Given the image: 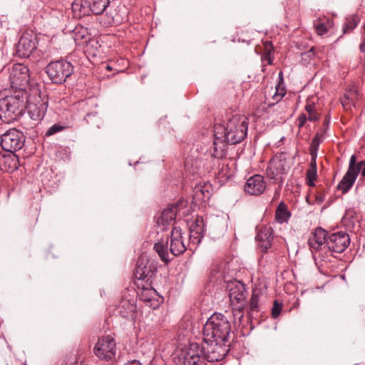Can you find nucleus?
Masks as SVG:
<instances>
[{
	"label": "nucleus",
	"instance_id": "nucleus-24",
	"mask_svg": "<svg viewBox=\"0 0 365 365\" xmlns=\"http://www.w3.org/2000/svg\"><path fill=\"white\" fill-rule=\"evenodd\" d=\"M168 239L165 241H163L162 240L160 241H158V242H155L153 247L154 250L158 254L160 259L165 264H168L169 262L172 260V258L170 257L168 251Z\"/></svg>",
	"mask_w": 365,
	"mask_h": 365
},
{
	"label": "nucleus",
	"instance_id": "nucleus-1",
	"mask_svg": "<svg viewBox=\"0 0 365 365\" xmlns=\"http://www.w3.org/2000/svg\"><path fill=\"white\" fill-rule=\"evenodd\" d=\"M227 354V348L216 344L200 345L193 342L182 351L181 359L183 365H205V361H221Z\"/></svg>",
	"mask_w": 365,
	"mask_h": 365
},
{
	"label": "nucleus",
	"instance_id": "nucleus-14",
	"mask_svg": "<svg viewBox=\"0 0 365 365\" xmlns=\"http://www.w3.org/2000/svg\"><path fill=\"white\" fill-rule=\"evenodd\" d=\"M186 247L182 240V230L174 227L170 236V252L173 256H178L185 252Z\"/></svg>",
	"mask_w": 365,
	"mask_h": 365
},
{
	"label": "nucleus",
	"instance_id": "nucleus-4",
	"mask_svg": "<svg viewBox=\"0 0 365 365\" xmlns=\"http://www.w3.org/2000/svg\"><path fill=\"white\" fill-rule=\"evenodd\" d=\"M248 128L247 118L243 115H235L227 123L225 128L219 125L215 131H220L224 140L230 145L242 142L247 136Z\"/></svg>",
	"mask_w": 365,
	"mask_h": 365
},
{
	"label": "nucleus",
	"instance_id": "nucleus-26",
	"mask_svg": "<svg viewBox=\"0 0 365 365\" xmlns=\"http://www.w3.org/2000/svg\"><path fill=\"white\" fill-rule=\"evenodd\" d=\"M0 168L4 172L11 173L17 168L15 155H3L0 158Z\"/></svg>",
	"mask_w": 365,
	"mask_h": 365
},
{
	"label": "nucleus",
	"instance_id": "nucleus-23",
	"mask_svg": "<svg viewBox=\"0 0 365 365\" xmlns=\"http://www.w3.org/2000/svg\"><path fill=\"white\" fill-rule=\"evenodd\" d=\"M71 6L74 15L78 17L88 15L91 11L89 1L87 0H75Z\"/></svg>",
	"mask_w": 365,
	"mask_h": 365
},
{
	"label": "nucleus",
	"instance_id": "nucleus-36",
	"mask_svg": "<svg viewBox=\"0 0 365 365\" xmlns=\"http://www.w3.org/2000/svg\"><path fill=\"white\" fill-rule=\"evenodd\" d=\"M68 126L64 125H61L60 123H56L51 126L45 133L46 137L51 136L57 133H59L61 131H63L65 130Z\"/></svg>",
	"mask_w": 365,
	"mask_h": 365
},
{
	"label": "nucleus",
	"instance_id": "nucleus-33",
	"mask_svg": "<svg viewBox=\"0 0 365 365\" xmlns=\"http://www.w3.org/2000/svg\"><path fill=\"white\" fill-rule=\"evenodd\" d=\"M260 292L258 290H253L250 300V312L249 315L251 317V312H258L259 310V298L260 296Z\"/></svg>",
	"mask_w": 365,
	"mask_h": 365
},
{
	"label": "nucleus",
	"instance_id": "nucleus-11",
	"mask_svg": "<svg viewBox=\"0 0 365 365\" xmlns=\"http://www.w3.org/2000/svg\"><path fill=\"white\" fill-rule=\"evenodd\" d=\"M157 271V267L145 257L141 256L136 262L134 275L136 279L144 280L151 279Z\"/></svg>",
	"mask_w": 365,
	"mask_h": 365
},
{
	"label": "nucleus",
	"instance_id": "nucleus-38",
	"mask_svg": "<svg viewBox=\"0 0 365 365\" xmlns=\"http://www.w3.org/2000/svg\"><path fill=\"white\" fill-rule=\"evenodd\" d=\"M279 83L277 86L276 87L277 91L275 92L274 95L273 96V98L277 101L279 102V100L285 95V91L282 89L280 92H279L278 87L280 86V84L283 83V73L282 71L279 73Z\"/></svg>",
	"mask_w": 365,
	"mask_h": 365
},
{
	"label": "nucleus",
	"instance_id": "nucleus-25",
	"mask_svg": "<svg viewBox=\"0 0 365 365\" xmlns=\"http://www.w3.org/2000/svg\"><path fill=\"white\" fill-rule=\"evenodd\" d=\"M209 188L210 185L207 184L197 185L193 189V197L203 202L208 200L211 196Z\"/></svg>",
	"mask_w": 365,
	"mask_h": 365
},
{
	"label": "nucleus",
	"instance_id": "nucleus-50",
	"mask_svg": "<svg viewBox=\"0 0 365 365\" xmlns=\"http://www.w3.org/2000/svg\"><path fill=\"white\" fill-rule=\"evenodd\" d=\"M143 300L146 301V302H150V298H144Z\"/></svg>",
	"mask_w": 365,
	"mask_h": 365
},
{
	"label": "nucleus",
	"instance_id": "nucleus-41",
	"mask_svg": "<svg viewBox=\"0 0 365 365\" xmlns=\"http://www.w3.org/2000/svg\"><path fill=\"white\" fill-rule=\"evenodd\" d=\"M315 29H316L317 34H319V35H324V34H326L327 32V27L323 23H320V24H318L317 25H316Z\"/></svg>",
	"mask_w": 365,
	"mask_h": 365
},
{
	"label": "nucleus",
	"instance_id": "nucleus-10",
	"mask_svg": "<svg viewBox=\"0 0 365 365\" xmlns=\"http://www.w3.org/2000/svg\"><path fill=\"white\" fill-rule=\"evenodd\" d=\"M349 235L344 232H337L328 236L327 247L329 250L336 252H343L349 245Z\"/></svg>",
	"mask_w": 365,
	"mask_h": 365
},
{
	"label": "nucleus",
	"instance_id": "nucleus-42",
	"mask_svg": "<svg viewBox=\"0 0 365 365\" xmlns=\"http://www.w3.org/2000/svg\"><path fill=\"white\" fill-rule=\"evenodd\" d=\"M350 97L346 93H345L344 96L341 98V103L345 109H348L350 108Z\"/></svg>",
	"mask_w": 365,
	"mask_h": 365
},
{
	"label": "nucleus",
	"instance_id": "nucleus-22",
	"mask_svg": "<svg viewBox=\"0 0 365 365\" xmlns=\"http://www.w3.org/2000/svg\"><path fill=\"white\" fill-rule=\"evenodd\" d=\"M74 40L76 44H80L81 40H84V42L86 43V51H89L91 47H96L98 44V41L94 39H91L88 37L87 29L81 27L79 29H76L75 32Z\"/></svg>",
	"mask_w": 365,
	"mask_h": 365
},
{
	"label": "nucleus",
	"instance_id": "nucleus-37",
	"mask_svg": "<svg viewBox=\"0 0 365 365\" xmlns=\"http://www.w3.org/2000/svg\"><path fill=\"white\" fill-rule=\"evenodd\" d=\"M205 223L202 217H197V218L192 221L190 225V230H200V232H204Z\"/></svg>",
	"mask_w": 365,
	"mask_h": 365
},
{
	"label": "nucleus",
	"instance_id": "nucleus-48",
	"mask_svg": "<svg viewBox=\"0 0 365 365\" xmlns=\"http://www.w3.org/2000/svg\"><path fill=\"white\" fill-rule=\"evenodd\" d=\"M359 50L361 52H364L365 51V43L364 42H362L360 46H359Z\"/></svg>",
	"mask_w": 365,
	"mask_h": 365
},
{
	"label": "nucleus",
	"instance_id": "nucleus-44",
	"mask_svg": "<svg viewBox=\"0 0 365 365\" xmlns=\"http://www.w3.org/2000/svg\"><path fill=\"white\" fill-rule=\"evenodd\" d=\"M307 120V118L306 115L304 113L301 114L298 118L299 127V128L303 127L304 125Z\"/></svg>",
	"mask_w": 365,
	"mask_h": 365
},
{
	"label": "nucleus",
	"instance_id": "nucleus-12",
	"mask_svg": "<svg viewBox=\"0 0 365 365\" xmlns=\"http://www.w3.org/2000/svg\"><path fill=\"white\" fill-rule=\"evenodd\" d=\"M36 37L28 32L21 36L16 48L15 55L21 58H28L36 48Z\"/></svg>",
	"mask_w": 365,
	"mask_h": 365
},
{
	"label": "nucleus",
	"instance_id": "nucleus-27",
	"mask_svg": "<svg viewBox=\"0 0 365 365\" xmlns=\"http://www.w3.org/2000/svg\"><path fill=\"white\" fill-rule=\"evenodd\" d=\"M224 267L223 263H215L210 268V282L214 284L220 282L223 278L222 269Z\"/></svg>",
	"mask_w": 365,
	"mask_h": 365
},
{
	"label": "nucleus",
	"instance_id": "nucleus-49",
	"mask_svg": "<svg viewBox=\"0 0 365 365\" xmlns=\"http://www.w3.org/2000/svg\"><path fill=\"white\" fill-rule=\"evenodd\" d=\"M329 123V120L328 118H326L324 122V125H328Z\"/></svg>",
	"mask_w": 365,
	"mask_h": 365
},
{
	"label": "nucleus",
	"instance_id": "nucleus-40",
	"mask_svg": "<svg viewBox=\"0 0 365 365\" xmlns=\"http://www.w3.org/2000/svg\"><path fill=\"white\" fill-rule=\"evenodd\" d=\"M282 304L279 303L277 300L274 302L273 307L272 309V316L274 319H277L282 311Z\"/></svg>",
	"mask_w": 365,
	"mask_h": 365
},
{
	"label": "nucleus",
	"instance_id": "nucleus-19",
	"mask_svg": "<svg viewBox=\"0 0 365 365\" xmlns=\"http://www.w3.org/2000/svg\"><path fill=\"white\" fill-rule=\"evenodd\" d=\"M29 114L34 120H42L47 110V103L40 100L37 103L29 101Z\"/></svg>",
	"mask_w": 365,
	"mask_h": 365
},
{
	"label": "nucleus",
	"instance_id": "nucleus-46",
	"mask_svg": "<svg viewBox=\"0 0 365 365\" xmlns=\"http://www.w3.org/2000/svg\"><path fill=\"white\" fill-rule=\"evenodd\" d=\"M307 119L309 121H316L319 119V115L316 113V111H314L313 113H309Z\"/></svg>",
	"mask_w": 365,
	"mask_h": 365
},
{
	"label": "nucleus",
	"instance_id": "nucleus-28",
	"mask_svg": "<svg viewBox=\"0 0 365 365\" xmlns=\"http://www.w3.org/2000/svg\"><path fill=\"white\" fill-rule=\"evenodd\" d=\"M291 213L287 210V205L284 202H280L275 211V219L279 223L287 222Z\"/></svg>",
	"mask_w": 365,
	"mask_h": 365
},
{
	"label": "nucleus",
	"instance_id": "nucleus-45",
	"mask_svg": "<svg viewBox=\"0 0 365 365\" xmlns=\"http://www.w3.org/2000/svg\"><path fill=\"white\" fill-rule=\"evenodd\" d=\"M35 213L33 215V220H32V223L31 225V227L32 228L34 227V226L36 225V224L38 222V215H39V210L38 209H36Z\"/></svg>",
	"mask_w": 365,
	"mask_h": 365
},
{
	"label": "nucleus",
	"instance_id": "nucleus-32",
	"mask_svg": "<svg viewBox=\"0 0 365 365\" xmlns=\"http://www.w3.org/2000/svg\"><path fill=\"white\" fill-rule=\"evenodd\" d=\"M322 141V134L317 133L314 138L312 140L310 147H309V153L311 158H317V150L319 149V145Z\"/></svg>",
	"mask_w": 365,
	"mask_h": 365
},
{
	"label": "nucleus",
	"instance_id": "nucleus-35",
	"mask_svg": "<svg viewBox=\"0 0 365 365\" xmlns=\"http://www.w3.org/2000/svg\"><path fill=\"white\" fill-rule=\"evenodd\" d=\"M203 235L204 232H200V230L199 229L197 230H190L189 237L191 243L192 244L198 245L200 242L202 238L203 237Z\"/></svg>",
	"mask_w": 365,
	"mask_h": 365
},
{
	"label": "nucleus",
	"instance_id": "nucleus-9",
	"mask_svg": "<svg viewBox=\"0 0 365 365\" xmlns=\"http://www.w3.org/2000/svg\"><path fill=\"white\" fill-rule=\"evenodd\" d=\"M93 352L100 359L109 361L115 356L116 344L114 338L110 335L102 336L96 344Z\"/></svg>",
	"mask_w": 365,
	"mask_h": 365
},
{
	"label": "nucleus",
	"instance_id": "nucleus-17",
	"mask_svg": "<svg viewBox=\"0 0 365 365\" xmlns=\"http://www.w3.org/2000/svg\"><path fill=\"white\" fill-rule=\"evenodd\" d=\"M258 241V246L262 252H267L273 240L272 230L269 227H262L255 237Z\"/></svg>",
	"mask_w": 365,
	"mask_h": 365
},
{
	"label": "nucleus",
	"instance_id": "nucleus-7",
	"mask_svg": "<svg viewBox=\"0 0 365 365\" xmlns=\"http://www.w3.org/2000/svg\"><path fill=\"white\" fill-rule=\"evenodd\" d=\"M29 79V71L26 66L22 63L13 65L9 73V81L14 91H26Z\"/></svg>",
	"mask_w": 365,
	"mask_h": 365
},
{
	"label": "nucleus",
	"instance_id": "nucleus-43",
	"mask_svg": "<svg viewBox=\"0 0 365 365\" xmlns=\"http://www.w3.org/2000/svg\"><path fill=\"white\" fill-rule=\"evenodd\" d=\"M315 48L312 47L307 52L302 54V58L304 61L310 60L315 56Z\"/></svg>",
	"mask_w": 365,
	"mask_h": 365
},
{
	"label": "nucleus",
	"instance_id": "nucleus-5",
	"mask_svg": "<svg viewBox=\"0 0 365 365\" xmlns=\"http://www.w3.org/2000/svg\"><path fill=\"white\" fill-rule=\"evenodd\" d=\"M289 169L290 165L287 162L286 153H280L273 156L269 160L266 175L269 179L282 185L284 182L283 175H286Z\"/></svg>",
	"mask_w": 365,
	"mask_h": 365
},
{
	"label": "nucleus",
	"instance_id": "nucleus-2",
	"mask_svg": "<svg viewBox=\"0 0 365 365\" xmlns=\"http://www.w3.org/2000/svg\"><path fill=\"white\" fill-rule=\"evenodd\" d=\"M231 324L227 317L221 313H214L207 320L203 327V342L207 344H216L227 348L230 346Z\"/></svg>",
	"mask_w": 365,
	"mask_h": 365
},
{
	"label": "nucleus",
	"instance_id": "nucleus-15",
	"mask_svg": "<svg viewBox=\"0 0 365 365\" xmlns=\"http://www.w3.org/2000/svg\"><path fill=\"white\" fill-rule=\"evenodd\" d=\"M327 232L322 227H317L308 240V245L312 252H317L327 247Z\"/></svg>",
	"mask_w": 365,
	"mask_h": 365
},
{
	"label": "nucleus",
	"instance_id": "nucleus-47",
	"mask_svg": "<svg viewBox=\"0 0 365 365\" xmlns=\"http://www.w3.org/2000/svg\"><path fill=\"white\" fill-rule=\"evenodd\" d=\"M305 110L308 113V114L310 113H313L314 111H315L314 105V104H307V105H306Z\"/></svg>",
	"mask_w": 365,
	"mask_h": 365
},
{
	"label": "nucleus",
	"instance_id": "nucleus-31",
	"mask_svg": "<svg viewBox=\"0 0 365 365\" xmlns=\"http://www.w3.org/2000/svg\"><path fill=\"white\" fill-rule=\"evenodd\" d=\"M359 18L356 15H352L346 19L343 31L344 34L351 32L359 24Z\"/></svg>",
	"mask_w": 365,
	"mask_h": 365
},
{
	"label": "nucleus",
	"instance_id": "nucleus-18",
	"mask_svg": "<svg viewBox=\"0 0 365 365\" xmlns=\"http://www.w3.org/2000/svg\"><path fill=\"white\" fill-rule=\"evenodd\" d=\"M178 212V206L171 205L165 208L158 218L157 224L159 227L162 226V230H165L167 226L170 225L175 220Z\"/></svg>",
	"mask_w": 365,
	"mask_h": 365
},
{
	"label": "nucleus",
	"instance_id": "nucleus-30",
	"mask_svg": "<svg viewBox=\"0 0 365 365\" xmlns=\"http://www.w3.org/2000/svg\"><path fill=\"white\" fill-rule=\"evenodd\" d=\"M317 158H311L309 168L306 172L307 183L310 187L315 185L314 181L317 180Z\"/></svg>",
	"mask_w": 365,
	"mask_h": 365
},
{
	"label": "nucleus",
	"instance_id": "nucleus-6",
	"mask_svg": "<svg viewBox=\"0 0 365 365\" xmlns=\"http://www.w3.org/2000/svg\"><path fill=\"white\" fill-rule=\"evenodd\" d=\"M46 72L53 83L61 84L73 73V66L68 61L58 60L48 63Z\"/></svg>",
	"mask_w": 365,
	"mask_h": 365
},
{
	"label": "nucleus",
	"instance_id": "nucleus-21",
	"mask_svg": "<svg viewBox=\"0 0 365 365\" xmlns=\"http://www.w3.org/2000/svg\"><path fill=\"white\" fill-rule=\"evenodd\" d=\"M120 316L127 319L135 320L137 317V307L135 304L127 299H122L118 307Z\"/></svg>",
	"mask_w": 365,
	"mask_h": 365
},
{
	"label": "nucleus",
	"instance_id": "nucleus-39",
	"mask_svg": "<svg viewBox=\"0 0 365 365\" xmlns=\"http://www.w3.org/2000/svg\"><path fill=\"white\" fill-rule=\"evenodd\" d=\"M264 46L265 47L266 53L262 56V60L267 61V63L271 65L272 64V59L270 56V53L272 50V44L270 41H266Z\"/></svg>",
	"mask_w": 365,
	"mask_h": 365
},
{
	"label": "nucleus",
	"instance_id": "nucleus-8",
	"mask_svg": "<svg viewBox=\"0 0 365 365\" xmlns=\"http://www.w3.org/2000/svg\"><path fill=\"white\" fill-rule=\"evenodd\" d=\"M25 143L24 133L16 129H9L1 137V145L7 152L14 153L23 148Z\"/></svg>",
	"mask_w": 365,
	"mask_h": 365
},
{
	"label": "nucleus",
	"instance_id": "nucleus-20",
	"mask_svg": "<svg viewBox=\"0 0 365 365\" xmlns=\"http://www.w3.org/2000/svg\"><path fill=\"white\" fill-rule=\"evenodd\" d=\"M220 131H215V140L213 141V151L212 156L215 158H222L226 155L227 142L224 140L222 135H220Z\"/></svg>",
	"mask_w": 365,
	"mask_h": 365
},
{
	"label": "nucleus",
	"instance_id": "nucleus-51",
	"mask_svg": "<svg viewBox=\"0 0 365 365\" xmlns=\"http://www.w3.org/2000/svg\"><path fill=\"white\" fill-rule=\"evenodd\" d=\"M363 42L365 43V38H364V41Z\"/></svg>",
	"mask_w": 365,
	"mask_h": 365
},
{
	"label": "nucleus",
	"instance_id": "nucleus-34",
	"mask_svg": "<svg viewBox=\"0 0 365 365\" xmlns=\"http://www.w3.org/2000/svg\"><path fill=\"white\" fill-rule=\"evenodd\" d=\"M245 304H239L236 307L232 308V314L235 323L240 324L244 317L243 311L245 309Z\"/></svg>",
	"mask_w": 365,
	"mask_h": 365
},
{
	"label": "nucleus",
	"instance_id": "nucleus-16",
	"mask_svg": "<svg viewBox=\"0 0 365 365\" xmlns=\"http://www.w3.org/2000/svg\"><path fill=\"white\" fill-rule=\"evenodd\" d=\"M266 188L264 178L260 175L250 177L245 185V191L250 195H258L262 194Z\"/></svg>",
	"mask_w": 365,
	"mask_h": 365
},
{
	"label": "nucleus",
	"instance_id": "nucleus-13",
	"mask_svg": "<svg viewBox=\"0 0 365 365\" xmlns=\"http://www.w3.org/2000/svg\"><path fill=\"white\" fill-rule=\"evenodd\" d=\"M229 297L232 304H245L247 292L245 285L240 281L230 282L227 284Z\"/></svg>",
	"mask_w": 365,
	"mask_h": 365
},
{
	"label": "nucleus",
	"instance_id": "nucleus-29",
	"mask_svg": "<svg viewBox=\"0 0 365 365\" xmlns=\"http://www.w3.org/2000/svg\"><path fill=\"white\" fill-rule=\"evenodd\" d=\"M110 4V0H91L89 1L91 11L95 15L103 14Z\"/></svg>",
	"mask_w": 365,
	"mask_h": 365
},
{
	"label": "nucleus",
	"instance_id": "nucleus-3",
	"mask_svg": "<svg viewBox=\"0 0 365 365\" xmlns=\"http://www.w3.org/2000/svg\"><path fill=\"white\" fill-rule=\"evenodd\" d=\"M26 91H14V94L0 99V118L7 124L17 120L24 113Z\"/></svg>",
	"mask_w": 365,
	"mask_h": 365
}]
</instances>
